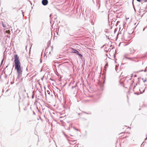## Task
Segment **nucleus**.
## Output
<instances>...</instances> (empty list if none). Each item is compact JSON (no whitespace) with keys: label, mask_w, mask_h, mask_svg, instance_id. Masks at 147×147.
<instances>
[{"label":"nucleus","mask_w":147,"mask_h":147,"mask_svg":"<svg viewBox=\"0 0 147 147\" xmlns=\"http://www.w3.org/2000/svg\"><path fill=\"white\" fill-rule=\"evenodd\" d=\"M15 67V69L17 71V74L22 73V67H21V64L14 65Z\"/></svg>","instance_id":"1"},{"label":"nucleus","mask_w":147,"mask_h":147,"mask_svg":"<svg viewBox=\"0 0 147 147\" xmlns=\"http://www.w3.org/2000/svg\"><path fill=\"white\" fill-rule=\"evenodd\" d=\"M14 65L21 64L19 57L17 54H15L14 56Z\"/></svg>","instance_id":"2"},{"label":"nucleus","mask_w":147,"mask_h":147,"mask_svg":"<svg viewBox=\"0 0 147 147\" xmlns=\"http://www.w3.org/2000/svg\"><path fill=\"white\" fill-rule=\"evenodd\" d=\"M42 4L44 5H47L48 3L47 0H42Z\"/></svg>","instance_id":"3"},{"label":"nucleus","mask_w":147,"mask_h":147,"mask_svg":"<svg viewBox=\"0 0 147 147\" xmlns=\"http://www.w3.org/2000/svg\"><path fill=\"white\" fill-rule=\"evenodd\" d=\"M146 11H145V10H144L143 9H140L139 10V14L140 15L141 13H143V14L142 15V16L143 14H145V13L146 12Z\"/></svg>","instance_id":"4"},{"label":"nucleus","mask_w":147,"mask_h":147,"mask_svg":"<svg viewBox=\"0 0 147 147\" xmlns=\"http://www.w3.org/2000/svg\"><path fill=\"white\" fill-rule=\"evenodd\" d=\"M71 53H76V52L77 51V50L76 49H74L73 48H71Z\"/></svg>","instance_id":"5"},{"label":"nucleus","mask_w":147,"mask_h":147,"mask_svg":"<svg viewBox=\"0 0 147 147\" xmlns=\"http://www.w3.org/2000/svg\"><path fill=\"white\" fill-rule=\"evenodd\" d=\"M109 47H105V49H104V51L106 52V53L108 52V51H109V50H110V51L111 50V49H110V48H109Z\"/></svg>","instance_id":"6"},{"label":"nucleus","mask_w":147,"mask_h":147,"mask_svg":"<svg viewBox=\"0 0 147 147\" xmlns=\"http://www.w3.org/2000/svg\"><path fill=\"white\" fill-rule=\"evenodd\" d=\"M76 55H78L81 58V57H82V55L81 54L80 52L77 51L76 52Z\"/></svg>","instance_id":"7"},{"label":"nucleus","mask_w":147,"mask_h":147,"mask_svg":"<svg viewBox=\"0 0 147 147\" xmlns=\"http://www.w3.org/2000/svg\"><path fill=\"white\" fill-rule=\"evenodd\" d=\"M108 66V62H106V64H105V71L106 70V69L107 68V67Z\"/></svg>","instance_id":"8"},{"label":"nucleus","mask_w":147,"mask_h":147,"mask_svg":"<svg viewBox=\"0 0 147 147\" xmlns=\"http://www.w3.org/2000/svg\"><path fill=\"white\" fill-rule=\"evenodd\" d=\"M53 48V47H47L45 49V50L47 49H51L52 51Z\"/></svg>","instance_id":"9"},{"label":"nucleus","mask_w":147,"mask_h":147,"mask_svg":"<svg viewBox=\"0 0 147 147\" xmlns=\"http://www.w3.org/2000/svg\"><path fill=\"white\" fill-rule=\"evenodd\" d=\"M22 76V73L18 74V76L17 78L19 79Z\"/></svg>","instance_id":"10"},{"label":"nucleus","mask_w":147,"mask_h":147,"mask_svg":"<svg viewBox=\"0 0 147 147\" xmlns=\"http://www.w3.org/2000/svg\"><path fill=\"white\" fill-rule=\"evenodd\" d=\"M22 76V73L18 74V76L17 78L19 79Z\"/></svg>","instance_id":"11"},{"label":"nucleus","mask_w":147,"mask_h":147,"mask_svg":"<svg viewBox=\"0 0 147 147\" xmlns=\"http://www.w3.org/2000/svg\"><path fill=\"white\" fill-rule=\"evenodd\" d=\"M132 49L133 50V51L131 53H134V49L133 48L132 49H131V48H130L129 49V50H130V51L131 52L132 51Z\"/></svg>","instance_id":"12"},{"label":"nucleus","mask_w":147,"mask_h":147,"mask_svg":"<svg viewBox=\"0 0 147 147\" xmlns=\"http://www.w3.org/2000/svg\"><path fill=\"white\" fill-rule=\"evenodd\" d=\"M31 47H27V46L25 47L26 49H27V48H28V47H29L28 48L29 49V53H30V49H31Z\"/></svg>","instance_id":"13"},{"label":"nucleus","mask_w":147,"mask_h":147,"mask_svg":"<svg viewBox=\"0 0 147 147\" xmlns=\"http://www.w3.org/2000/svg\"><path fill=\"white\" fill-rule=\"evenodd\" d=\"M146 88V87H145V88L143 90L142 92H140V94H142L145 91V89Z\"/></svg>","instance_id":"14"},{"label":"nucleus","mask_w":147,"mask_h":147,"mask_svg":"<svg viewBox=\"0 0 147 147\" xmlns=\"http://www.w3.org/2000/svg\"><path fill=\"white\" fill-rule=\"evenodd\" d=\"M6 32L8 34L10 33V31L9 30H8L6 31Z\"/></svg>","instance_id":"15"},{"label":"nucleus","mask_w":147,"mask_h":147,"mask_svg":"<svg viewBox=\"0 0 147 147\" xmlns=\"http://www.w3.org/2000/svg\"><path fill=\"white\" fill-rule=\"evenodd\" d=\"M65 127L66 129H67L69 130L70 129V128L69 127L66 126V127Z\"/></svg>","instance_id":"16"},{"label":"nucleus","mask_w":147,"mask_h":147,"mask_svg":"<svg viewBox=\"0 0 147 147\" xmlns=\"http://www.w3.org/2000/svg\"><path fill=\"white\" fill-rule=\"evenodd\" d=\"M116 53V50H115V52L114 54H113V56L114 57V58H115V53Z\"/></svg>","instance_id":"17"},{"label":"nucleus","mask_w":147,"mask_h":147,"mask_svg":"<svg viewBox=\"0 0 147 147\" xmlns=\"http://www.w3.org/2000/svg\"><path fill=\"white\" fill-rule=\"evenodd\" d=\"M47 93L48 94H49V95L50 94L51 92H50L48 90H47Z\"/></svg>","instance_id":"18"},{"label":"nucleus","mask_w":147,"mask_h":147,"mask_svg":"<svg viewBox=\"0 0 147 147\" xmlns=\"http://www.w3.org/2000/svg\"><path fill=\"white\" fill-rule=\"evenodd\" d=\"M73 128L74 129H75V130H76V131H78V129H77V128H76V127H73Z\"/></svg>","instance_id":"19"},{"label":"nucleus","mask_w":147,"mask_h":147,"mask_svg":"<svg viewBox=\"0 0 147 147\" xmlns=\"http://www.w3.org/2000/svg\"><path fill=\"white\" fill-rule=\"evenodd\" d=\"M124 58H125L126 59H127V58L128 57L126 56L125 55H125L123 56Z\"/></svg>","instance_id":"20"},{"label":"nucleus","mask_w":147,"mask_h":147,"mask_svg":"<svg viewBox=\"0 0 147 147\" xmlns=\"http://www.w3.org/2000/svg\"><path fill=\"white\" fill-rule=\"evenodd\" d=\"M134 94L137 95H138L139 94L138 93V92H134Z\"/></svg>","instance_id":"21"},{"label":"nucleus","mask_w":147,"mask_h":147,"mask_svg":"<svg viewBox=\"0 0 147 147\" xmlns=\"http://www.w3.org/2000/svg\"><path fill=\"white\" fill-rule=\"evenodd\" d=\"M144 71V70L142 69V70H140V71H136V73H138V72H141V71Z\"/></svg>","instance_id":"22"},{"label":"nucleus","mask_w":147,"mask_h":147,"mask_svg":"<svg viewBox=\"0 0 147 147\" xmlns=\"http://www.w3.org/2000/svg\"><path fill=\"white\" fill-rule=\"evenodd\" d=\"M3 60H4V59H3L1 61V65H2V64L3 63Z\"/></svg>","instance_id":"23"},{"label":"nucleus","mask_w":147,"mask_h":147,"mask_svg":"<svg viewBox=\"0 0 147 147\" xmlns=\"http://www.w3.org/2000/svg\"><path fill=\"white\" fill-rule=\"evenodd\" d=\"M147 81V78H146L145 80H143V82H144Z\"/></svg>","instance_id":"24"},{"label":"nucleus","mask_w":147,"mask_h":147,"mask_svg":"<svg viewBox=\"0 0 147 147\" xmlns=\"http://www.w3.org/2000/svg\"><path fill=\"white\" fill-rule=\"evenodd\" d=\"M132 4H133V5L135 11H136L135 9V8L134 7V4L133 1V2H132Z\"/></svg>","instance_id":"25"},{"label":"nucleus","mask_w":147,"mask_h":147,"mask_svg":"<svg viewBox=\"0 0 147 147\" xmlns=\"http://www.w3.org/2000/svg\"><path fill=\"white\" fill-rule=\"evenodd\" d=\"M34 97V96L33 94L32 96V99Z\"/></svg>","instance_id":"26"},{"label":"nucleus","mask_w":147,"mask_h":147,"mask_svg":"<svg viewBox=\"0 0 147 147\" xmlns=\"http://www.w3.org/2000/svg\"><path fill=\"white\" fill-rule=\"evenodd\" d=\"M137 85V84H136V85H135L134 87V88H135L136 86Z\"/></svg>","instance_id":"27"},{"label":"nucleus","mask_w":147,"mask_h":147,"mask_svg":"<svg viewBox=\"0 0 147 147\" xmlns=\"http://www.w3.org/2000/svg\"><path fill=\"white\" fill-rule=\"evenodd\" d=\"M127 59H128L129 60H131V58L130 57H127Z\"/></svg>","instance_id":"28"},{"label":"nucleus","mask_w":147,"mask_h":147,"mask_svg":"<svg viewBox=\"0 0 147 147\" xmlns=\"http://www.w3.org/2000/svg\"><path fill=\"white\" fill-rule=\"evenodd\" d=\"M144 71L145 72H146L147 71L146 68H145V69L144 70Z\"/></svg>","instance_id":"29"},{"label":"nucleus","mask_w":147,"mask_h":147,"mask_svg":"<svg viewBox=\"0 0 147 147\" xmlns=\"http://www.w3.org/2000/svg\"><path fill=\"white\" fill-rule=\"evenodd\" d=\"M9 64H7V65L6 67H5V69L6 68H7V67H8V65H9Z\"/></svg>","instance_id":"30"},{"label":"nucleus","mask_w":147,"mask_h":147,"mask_svg":"<svg viewBox=\"0 0 147 147\" xmlns=\"http://www.w3.org/2000/svg\"><path fill=\"white\" fill-rule=\"evenodd\" d=\"M2 26L3 27H5V26L4 25L3 23H2Z\"/></svg>","instance_id":"31"},{"label":"nucleus","mask_w":147,"mask_h":147,"mask_svg":"<svg viewBox=\"0 0 147 147\" xmlns=\"http://www.w3.org/2000/svg\"><path fill=\"white\" fill-rule=\"evenodd\" d=\"M137 1L139 2H140L141 1H142L141 0H136Z\"/></svg>","instance_id":"32"},{"label":"nucleus","mask_w":147,"mask_h":147,"mask_svg":"<svg viewBox=\"0 0 147 147\" xmlns=\"http://www.w3.org/2000/svg\"><path fill=\"white\" fill-rule=\"evenodd\" d=\"M7 36V37H8V38H9V37H10V36H9L8 35H7V36Z\"/></svg>","instance_id":"33"},{"label":"nucleus","mask_w":147,"mask_h":147,"mask_svg":"<svg viewBox=\"0 0 147 147\" xmlns=\"http://www.w3.org/2000/svg\"><path fill=\"white\" fill-rule=\"evenodd\" d=\"M142 1H144V2H146L147 1V0H141Z\"/></svg>","instance_id":"34"},{"label":"nucleus","mask_w":147,"mask_h":147,"mask_svg":"<svg viewBox=\"0 0 147 147\" xmlns=\"http://www.w3.org/2000/svg\"><path fill=\"white\" fill-rule=\"evenodd\" d=\"M11 84H13V83H14V82H11Z\"/></svg>","instance_id":"35"},{"label":"nucleus","mask_w":147,"mask_h":147,"mask_svg":"<svg viewBox=\"0 0 147 147\" xmlns=\"http://www.w3.org/2000/svg\"><path fill=\"white\" fill-rule=\"evenodd\" d=\"M125 54L126 56L128 55V54L127 53H125Z\"/></svg>","instance_id":"36"},{"label":"nucleus","mask_w":147,"mask_h":147,"mask_svg":"<svg viewBox=\"0 0 147 147\" xmlns=\"http://www.w3.org/2000/svg\"><path fill=\"white\" fill-rule=\"evenodd\" d=\"M134 77H137V75L136 74H135L134 75Z\"/></svg>","instance_id":"37"},{"label":"nucleus","mask_w":147,"mask_h":147,"mask_svg":"<svg viewBox=\"0 0 147 147\" xmlns=\"http://www.w3.org/2000/svg\"><path fill=\"white\" fill-rule=\"evenodd\" d=\"M75 86H72V88L73 89L74 88H75Z\"/></svg>","instance_id":"38"},{"label":"nucleus","mask_w":147,"mask_h":147,"mask_svg":"<svg viewBox=\"0 0 147 147\" xmlns=\"http://www.w3.org/2000/svg\"><path fill=\"white\" fill-rule=\"evenodd\" d=\"M147 139V137H146V138L144 140H146V139Z\"/></svg>","instance_id":"39"},{"label":"nucleus","mask_w":147,"mask_h":147,"mask_svg":"<svg viewBox=\"0 0 147 147\" xmlns=\"http://www.w3.org/2000/svg\"><path fill=\"white\" fill-rule=\"evenodd\" d=\"M50 80H53V79H51V78H50Z\"/></svg>","instance_id":"40"},{"label":"nucleus","mask_w":147,"mask_h":147,"mask_svg":"<svg viewBox=\"0 0 147 147\" xmlns=\"http://www.w3.org/2000/svg\"><path fill=\"white\" fill-rule=\"evenodd\" d=\"M114 48V47H112V49H113V48Z\"/></svg>","instance_id":"41"},{"label":"nucleus","mask_w":147,"mask_h":147,"mask_svg":"<svg viewBox=\"0 0 147 147\" xmlns=\"http://www.w3.org/2000/svg\"><path fill=\"white\" fill-rule=\"evenodd\" d=\"M131 78L133 77V75L132 74L131 75Z\"/></svg>","instance_id":"42"},{"label":"nucleus","mask_w":147,"mask_h":147,"mask_svg":"<svg viewBox=\"0 0 147 147\" xmlns=\"http://www.w3.org/2000/svg\"><path fill=\"white\" fill-rule=\"evenodd\" d=\"M85 133H86V134H87V131H85Z\"/></svg>","instance_id":"43"},{"label":"nucleus","mask_w":147,"mask_h":147,"mask_svg":"<svg viewBox=\"0 0 147 147\" xmlns=\"http://www.w3.org/2000/svg\"><path fill=\"white\" fill-rule=\"evenodd\" d=\"M139 91L140 92H141V91L140 89H139Z\"/></svg>","instance_id":"44"},{"label":"nucleus","mask_w":147,"mask_h":147,"mask_svg":"<svg viewBox=\"0 0 147 147\" xmlns=\"http://www.w3.org/2000/svg\"><path fill=\"white\" fill-rule=\"evenodd\" d=\"M33 113L34 114H35V113L34 111H33Z\"/></svg>","instance_id":"45"},{"label":"nucleus","mask_w":147,"mask_h":147,"mask_svg":"<svg viewBox=\"0 0 147 147\" xmlns=\"http://www.w3.org/2000/svg\"><path fill=\"white\" fill-rule=\"evenodd\" d=\"M2 65H1V64H0V67H1Z\"/></svg>","instance_id":"46"},{"label":"nucleus","mask_w":147,"mask_h":147,"mask_svg":"<svg viewBox=\"0 0 147 147\" xmlns=\"http://www.w3.org/2000/svg\"><path fill=\"white\" fill-rule=\"evenodd\" d=\"M142 80H144V79H143V78H142Z\"/></svg>","instance_id":"47"},{"label":"nucleus","mask_w":147,"mask_h":147,"mask_svg":"<svg viewBox=\"0 0 147 147\" xmlns=\"http://www.w3.org/2000/svg\"><path fill=\"white\" fill-rule=\"evenodd\" d=\"M120 44L118 46H120Z\"/></svg>","instance_id":"48"},{"label":"nucleus","mask_w":147,"mask_h":147,"mask_svg":"<svg viewBox=\"0 0 147 147\" xmlns=\"http://www.w3.org/2000/svg\"><path fill=\"white\" fill-rule=\"evenodd\" d=\"M103 47V46H102L101 47V49Z\"/></svg>","instance_id":"49"},{"label":"nucleus","mask_w":147,"mask_h":147,"mask_svg":"<svg viewBox=\"0 0 147 147\" xmlns=\"http://www.w3.org/2000/svg\"><path fill=\"white\" fill-rule=\"evenodd\" d=\"M77 86V85L76 84V86H75V87L76 86Z\"/></svg>","instance_id":"50"},{"label":"nucleus","mask_w":147,"mask_h":147,"mask_svg":"<svg viewBox=\"0 0 147 147\" xmlns=\"http://www.w3.org/2000/svg\"><path fill=\"white\" fill-rule=\"evenodd\" d=\"M127 45V44H126V45H124V46H126Z\"/></svg>","instance_id":"51"},{"label":"nucleus","mask_w":147,"mask_h":147,"mask_svg":"<svg viewBox=\"0 0 147 147\" xmlns=\"http://www.w3.org/2000/svg\"><path fill=\"white\" fill-rule=\"evenodd\" d=\"M44 88H45V86H44Z\"/></svg>","instance_id":"52"},{"label":"nucleus","mask_w":147,"mask_h":147,"mask_svg":"<svg viewBox=\"0 0 147 147\" xmlns=\"http://www.w3.org/2000/svg\"><path fill=\"white\" fill-rule=\"evenodd\" d=\"M115 63H116V60H115Z\"/></svg>","instance_id":"53"},{"label":"nucleus","mask_w":147,"mask_h":147,"mask_svg":"<svg viewBox=\"0 0 147 147\" xmlns=\"http://www.w3.org/2000/svg\"><path fill=\"white\" fill-rule=\"evenodd\" d=\"M115 70H116V71H117L116 68V67H115Z\"/></svg>","instance_id":"54"},{"label":"nucleus","mask_w":147,"mask_h":147,"mask_svg":"<svg viewBox=\"0 0 147 147\" xmlns=\"http://www.w3.org/2000/svg\"><path fill=\"white\" fill-rule=\"evenodd\" d=\"M140 78H138V79H139Z\"/></svg>","instance_id":"55"},{"label":"nucleus","mask_w":147,"mask_h":147,"mask_svg":"<svg viewBox=\"0 0 147 147\" xmlns=\"http://www.w3.org/2000/svg\"><path fill=\"white\" fill-rule=\"evenodd\" d=\"M45 95H46V92H45Z\"/></svg>","instance_id":"56"},{"label":"nucleus","mask_w":147,"mask_h":147,"mask_svg":"<svg viewBox=\"0 0 147 147\" xmlns=\"http://www.w3.org/2000/svg\"><path fill=\"white\" fill-rule=\"evenodd\" d=\"M102 46H105V45H103Z\"/></svg>","instance_id":"57"},{"label":"nucleus","mask_w":147,"mask_h":147,"mask_svg":"<svg viewBox=\"0 0 147 147\" xmlns=\"http://www.w3.org/2000/svg\"><path fill=\"white\" fill-rule=\"evenodd\" d=\"M143 143L141 145H142L143 144Z\"/></svg>","instance_id":"58"},{"label":"nucleus","mask_w":147,"mask_h":147,"mask_svg":"<svg viewBox=\"0 0 147 147\" xmlns=\"http://www.w3.org/2000/svg\"><path fill=\"white\" fill-rule=\"evenodd\" d=\"M109 59H111V58H109Z\"/></svg>","instance_id":"59"},{"label":"nucleus","mask_w":147,"mask_h":147,"mask_svg":"<svg viewBox=\"0 0 147 147\" xmlns=\"http://www.w3.org/2000/svg\"><path fill=\"white\" fill-rule=\"evenodd\" d=\"M146 68H147V66L146 67Z\"/></svg>","instance_id":"60"},{"label":"nucleus","mask_w":147,"mask_h":147,"mask_svg":"<svg viewBox=\"0 0 147 147\" xmlns=\"http://www.w3.org/2000/svg\"><path fill=\"white\" fill-rule=\"evenodd\" d=\"M42 71V69H41V70H40V71Z\"/></svg>","instance_id":"61"},{"label":"nucleus","mask_w":147,"mask_h":147,"mask_svg":"<svg viewBox=\"0 0 147 147\" xmlns=\"http://www.w3.org/2000/svg\"><path fill=\"white\" fill-rule=\"evenodd\" d=\"M42 79H43V78H41V79H42Z\"/></svg>","instance_id":"62"},{"label":"nucleus","mask_w":147,"mask_h":147,"mask_svg":"<svg viewBox=\"0 0 147 147\" xmlns=\"http://www.w3.org/2000/svg\"><path fill=\"white\" fill-rule=\"evenodd\" d=\"M110 46H112V45H111Z\"/></svg>","instance_id":"63"},{"label":"nucleus","mask_w":147,"mask_h":147,"mask_svg":"<svg viewBox=\"0 0 147 147\" xmlns=\"http://www.w3.org/2000/svg\"><path fill=\"white\" fill-rule=\"evenodd\" d=\"M86 113L87 114H88V113Z\"/></svg>","instance_id":"64"}]
</instances>
